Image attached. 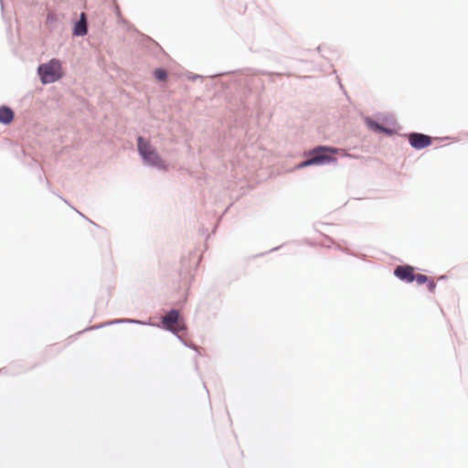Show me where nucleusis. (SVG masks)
Instances as JSON below:
<instances>
[{
    "instance_id": "4",
    "label": "nucleus",
    "mask_w": 468,
    "mask_h": 468,
    "mask_svg": "<svg viewBox=\"0 0 468 468\" xmlns=\"http://www.w3.org/2000/svg\"><path fill=\"white\" fill-rule=\"evenodd\" d=\"M163 324L165 328L178 333L185 329V325L182 321L179 319V314L176 310L170 311L163 317Z\"/></svg>"
},
{
    "instance_id": "2",
    "label": "nucleus",
    "mask_w": 468,
    "mask_h": 468,
    "mask_svg": "<svg viewBox=\"0 0 468 468\" xmlns=\"http://www.w3.org/2000/svg\"><path fill=\"white\" fill-rule=\"evenodd\" d=\"M38 74L43 83H51L61 77V65L57 59H51L48 63L38 67Z\"/></svg>"
},
{
    "instance_id": "3",
    "label": "nucleus",
    "mask_w": 468,
    "mask_h": 468,
    "mask_svg": "<svg viewBox=\"0 0 468 468\" xmlns=\"http://www.w3.org/2000/svg\"><path fill=\"white\" fill-rule=\"evenodd\" d=\"M137 146L140 154L146 163L159 167L163 165L160 156L148 142H145L142 137H138Z\"/></svg>"
},
{
    "instance_id": "7",
    "label": "nucleus",
    "mask_w": 468,
    "mask_h": 468,
    "mask_svg": "<svg viewBox=\"0 0 468 468\" xmlns=\"http://www.w3.org/2000/svg\"><path fill=\"white\" fill-rule=\"evenodd\" d=\"M15 113L12 109L6 106L0 107V122L9 124L14 120Z\"/></svg>"
},
{
    "instance_id": "10",
    "label": "nucleus",
    "mask_w": 468,
    "mask_h": 468,
    "mask_svg": "<svg viewBox=\"0 0 468 468\" xmlns=\"http://www.w3.org/2000/svg\"><path fill=\"white\" fill-rule=\"evenodd\" d=\"M154 77L159 80H165L167 77L165 70L158 69L154 71Z\"/></svg>"
},
{
    "instance_id": "1",
    "label": "nucleus",
    "mask_w": 468,
    "mask_h": 468,
    "mask_svg": "<svg viewBox=\"0 0 468 468\" xmlns=\"http://www.w3.org/2000/svg\"><path fill=\"white\" fill-rule=\"evenodd\" d=\"M340 150L334 147H327V146H318L313 149L310 152V154L312 155L311 158L303 161L301 165H299V167H305L309 165H321L324 163H329V162H335L336 159L329 154H336Z\"/></svg>"
},
{
    "instance_id": "5",
    "label": "nucleus",
    "mask_w": 468,
    "mask_h": 468,
    "mask_svg": "<svg viewBox=\"0 0 468 468\" xmlns=\"http://www.w3.org/2000/svg\"><path fill=\"white\" fill-rule=\"evenodd\" d=\"M409 142L415 149H422L431 144V138L423 133H413L409 135Z\"/></svg>"
},
{
    "instance_id": "6",
    "label": "nucleus",
    "mask_w": 468,
    "mask_h": 468,
    "mask_svg": "<svg viewBox=\"0 0 468 468\" xmlns=\"http://www.w3.org/2000/svg\"><path fill=\"white\" fill-rule=\"evenodd\" d=\"M394 274L399 280L406 282H412L414 281V268L410 265L398 266L394 271Z\"/></svg>"
},
{
    "instance_id": "9",
    "label": "nucleus",
    "mask_w": 468,
    "mask_h": 468,
    "mask_svg": "<svg viewBox=\"0 0 468 468\" xmlns=\"http://www.w3.org/2000/svg\"><path fill=\"white\" fill-rule=\"evenodd\" d=\"M87 33V24L85 15L81 14L80 20L77 23L74 28V34L77 36H83Z\"/></svg>"
},
{
    "instance_id": "8",
    "label": "nucleus",
    "mask_w": 468,
    "mask_h": 468,
    "mask_svg": "<svg viewBox=\"0 0 468 468\" xmlns=\"http://www.w3.org/2000/svg\"><path fill=\"white\" fill-rule=\"evenodd\" d=\"M413 278H414V281H416L418 284L427 283L429 291L431 292H434V290L436 288V283L434 282L433 280L429 279L428 276L419 273V274H414Z\"/></svg>"
}]
</instances>
